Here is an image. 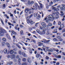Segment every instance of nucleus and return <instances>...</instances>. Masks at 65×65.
<instances>
[{"label": "nucleus", "instance_id": "f257e3e1", "mask_svg": "<svg viewBox=\"0 0 65 65\" xmlns=\"http://www.w3.org/2000/svg\"><path fill=\"white\" fill-rule=\"evenodd\" d=\"M48 19L46 20V23H48L49 21H53L55 19V17L53 16V15H49L48 16Z\"/></svg>", "mask_w": 65, "mask_h": 65}, {"label": "nucleus", "instance_id": "f03ea898", "mask_svg": "<svg viewBox=\"0 0 65 65\" xmlns=\"http://www.w3.org/2000/svg\"><path fill=\"white\" fill-rule=\"evenodd\" d=\"M38 3L39 4V5L40 7H39V6H38V8L40 10L41 9V8H43V5H42V4L41 3V1H40L38 2Z\"/></svg>", "mask_w": 65, "mask_h": 65}, {"label": "nucleus", "instance_id": "7ed1b4c3", "mask_svg": "<svg viewBox=\"0 0 65 65\" xmlns=\"http://www.w3.org/2000/svg\"><path fill=\"white\" fill-rule=\"evenodd\" d=\"M27 23L28 24H29V23H30L31 25H33V23H34V22H33V21L31 19L27 20Z\"/></svg>", "mask_w": 65, "mask_h": 65}, {"label": "nucleus", "instance_id": "20e7f679", "mask_svg": "<svg viewBox=\"0 0 65 65\" xmlns=\"http://www.w3.org/2000/svg\"><path fill=\"white\" fill-rule=\"evenodd\" d=\"M0 30L2 31V34H3V35H4V33H6V30L3 29L2 28H0Z\"/></svg>", "mask_w": 65, "mask_h": 65}, {"label": "nucleus", "instance_id": "39448f33", "mask_svg": "<svg viewBox=\"0 0 65 65\" xmlns=\"http://www.w3.org/2000/svg\"><path fill=\"white\" fill-rule=\"evenodd\" d=\"M41 25L42 26H43L44 28H46L47 27V25L46 24V23H45L44 22H42L41 23Z\"/></svg>", "mask_w": 65, "mask_h": 65}, {"label": "nucleus", "instance_id": "423d86ee", "mask_svg": "<svg viewBox=\"0 0 65 65\" xmlns=\"http://www.w3.org/2000/svg\"><path fill=\"white\" fill-rule=\"evenodd\" d=\"M55 13L56 14H57V15H56V16L55 18H56V19H58V18H59V15H58V14H59V12H56Z\"/></svg>", "mask_w": 65, "mask_h": 65}, {"label": "nucleus", "instance_id": "0eeeda50", "mask_svg": "<svg viewBox=\"0 0 65 65\" xmlns=\"http://www.w3.org/2000/svg\"><path fill=\"white\" fill-rule=\"evenodd\" d=\"M27 61L29 63H31L32 62V60L31 59V58L29 57L28 58Z\"/></svg>", "mask_w": 65, "mask_h": 65}, {"label": "nucleus", "instance_id": "6e6552de", "mask_svg": "<svg viewBox=\"0 0 65 65\" xmlns=\"http://www.w3.org/2000/svg\"><path fill=\"white\" fill-rule=\"evenodd\" d=\"M46 34L47 36H50V35H52V34L50 33V32H49V31H47V32L46 33Z\"/></svg>", "mask_w": 65, "mask_h": 65}, {"label": "nucleus", "instance_id": "1a4fd4ad", "mask_svg": "<svg viewBox=\"0 0 65 65\" xmlns=\"http://www.w3.org/2000/svg\"><path fill=\"white\" fill-rule=\"evenodd\" d=\"M38 43V46H41V45H43V44L42 43H41V42H39Z\"/></svg>", "mask_w": 65, "mask_h": 65}, {"label": "nucleus", "instance_id": "9d476101", "mask_svg": "<svg viewBox=\"0 0 65 65\" xmlns=\"http://www.w3.org/2000/svg\"><path fill=\"white\" fill-rule=\"evenodd\" d=\"M4 54H6L7 53V50L6 49H5L4 50Z\"/></svg>", "mask_w": 65, "mask_h": 65}, {"label": "nucleus", "instance_id": "9b49d317", "mask_svg": "<svg viewBox=\"0 0 65 65\" xmlns=\"http://www.w3.org/2000/svg\"><path fill=\"white\" fill-rule=\"evenodd\" d=\"M36 32L40 34H42V33L39 30H36Z\"/></svg>", "mask_w": 65, "mask_h": 65}, {"label": "nucleus", "instance_id": "f8f14e48", "mask_svg": "<svg viewBox=\"0 0 65 65\" xmlns=\"http://www.w3.org/2000/svg\"><path fill=\"white\" fill-rule=\"evenodd\" d=\"M60 27L62 29L63 28H64V24H61L60 25Z\"/></svg>", "mask_w": 65, "mask_h": 65}, {"label": "nucleus", "instance_id": "ddd939ff", "mask_svg": "<svg viewBox=\"0 0 65 65\" xmlns=\"http://www.w3.org/2000/svg\"><path fill=\"white\" fill-rule=\"evenodd\" d=\"M56 58H59L60 59V58H61V55H57L56 56Z\"/></svg>", "mask_w": 65, "mask_h": 65}, {"label": "nucleus", "instance_id": "4468645a", "mask_svg": "<svg viewBox=\"0 0 65 65\" xmlns=\"http://www.w3.org/2000/svg\"><path fill=\"white\" fill-rule=\"evenodd\" d=\"M22 54L23 55L24 57H27V56L25 54V53L24 52H23Z\"/></svg>", "mask_w": 65, "mask_h": 65}, {"label": "nucleus", "instance_id": "2eb2a0df", "mask_svg": "<svg viewBox=\"0 0 65 65\" xmlns=\"http://www.w3.org/2000/svg\"><path fill=\"white\" fill-rule=\"evenodd\" d=\"M13 63L12 61H11L7 63V65H11V64H12Z\"/></svg>", "mask_w": 65, "mask_h": 65}, {"label": "nucleus", "instance_id": "dca6fc26", "mask_svg": "<svg viewBox=\"0 0 65 65\" xmlns=\"http://www.w3.org/2000/svg\"><path fill=\"white\" fill-rule=\"evenodd\" d=\"M14 53V52H13V51L12 50H11L10 51V54L11 55H12V54H13V53Z\"/></svg>", "mask_w": 65, "mask_h": 65}, {"label": "nucleus", "instance_id": "f3484780", "mask_svg": "<svg viewBox=\"0 0 65 65\" xmlns=\"http://www.w3.org/2000/svg\"><path fill=\"white\" fill-rule=\"evenodd\" d=\"M28 11H29V9L28 8L26 9L25 10V12H26V13H27L28 12Z\"/></svg>", "mask_w": 65, "mask_h": 65}, {"label": "nucleus", "instance_id": "a211bd4d", "mask_svg": "<svg viewBox=\"0 0 65 65\" xmlns=\"http://www.w3.org/2000/svg\"><path fill=\"white\" fill-rule=\"evenodd\" d=\"M12 57V58H11L12 59H13V58H14L15 57V55L14 54H13V55H12L11 56V57Z\"/></svg>", "mask_w": 65, "mask_h": 65}, {"label": "nucleus", "instance_id": "6ab92c4d", "mask_svg": "<svg viewBox=\"0 0 65 65\" xmlns=\"http://www.w3.org/2000/svg\"><path fill=\"white\" fill-rule=\"evenodd\" d=\"M0 35L1 36H4V35H3V34H2V31H1L0 30Z\"/></svg>", "mask_w": 65, "mask_h": 65}, {"label": "nucleus", "instance_id": "aec40b11", "mask_svg": "<svg viewBox=\"0 0 65 65\" xmlns=\"http://www.w3.org/2000/svg\"><path fill=\"white\" fill-rule=\"evenodd\" d=\"M6 36L7 37L8 39H10V36L9 35L7 34L6 35Z\"/></svg>", "mask_w": 65, "mask_h": 65}, {"label": "nucleus", "instance_id": "412c9836", "mask_svg": "<svg viewBox=\"0 0 65 65\" xmlns=\"http://www.w3.org/2000/svg\"><path fill=\"white\" fill-rule=\"evenodd\" d=\"M51 2H50V6H52V5H53V2H52V1H51Z\"/></svg>", "mask_w": 65, "mask_h": 65}, {"label": "nucleus", "instance_id": "4be33fe9", "mask_svg": "<svg viewBox=\"0 0 65 65\" xmlns=\"http://www.w3.org/2000/svg\"><path fill=\"white\" fill-rule=\"evenodd\" d=\"M36 58H39V56H40L41 57L40 55L38 54H37V55H36Z\"/></svg>", "mask_w": 65, "mask_h": 65}, {"label": "nucleus", "instance_id": "5701e85b", "mask_svg": "<svg viewBox=\"0 0 65 65\" xmlns=\"http://www.w3.org/2000/svg\"><path fill=\"white\" fill-rule=\"evenodd\" d=\"M2 40L3 41L6 42V39L5 38H4L2 39Z\"/></svg>", "mask_w": 65, "mask_h": 65}, {"label": "nucleus", "instance_id": "b1692460", "mask_svg": "<svg viewBox=\"0 0 65 65\" xmlns=\"http://www.w3.org/2000/svg\"><path fill=\"white\" fill-rule=\"evenodd\" d=\"M26 60L27 59H26L25 58H23L22 59V61H23V62H26Z\"/></svg>", "mask_w": 65, "mask_h": 65}, {"label": "nucleus", "instance_id": "393cba45", "mask_svg": "<svg viewBox=\"0 0 65 65\" xmlns=\"http://www.w3.org/2000/svg\"><path fill=\"white\" fill-rule=\"evenodd\" d=\"M7 57L8 58H11V56L10 55H8L7 56Z\"/></svg>", "mask_w": 65, "mask_h": 65}, {"label": "nucleus", "instance_id": "a878e982", "mask_svg": "<svg viewBox=\"0 0 65 65\" xmlns=\"http://www.w3.org/2000/svg\"><path fill=\"white\" fill-rule=\"evenodd\" d=\"M38 15V16L37 17V19L38 20V19H39L40 18V15L39 14Z\"/></svg>", "mask_w": 65, "mask_h": 65}, {"label": "nucleus", "instance_id": "bb28decb", "mask_svg": "<svg viewBox=\"0 0 65 65\" xmlns=\"http://www.w3.org/2000/svg\"><path fill=\"white\" fill-rule=\"evenodd\" d=\"M6 44L8 47H10V45L9 44V43H6Z\"/></svg>", "mask_w": 65, "mask_h": 65}, {"label": "nucleus", "instance_id": "cd10ccee", "mask_svg": "<svg viewBox=\"0 0 65 65\" xmlns=\"http://www.w3.org/2000/svg\"><path fill=\"white\" fill-rule=\"evenodd\" d=\"M17 46L19 48H21V47L18 44H16Z\"/></svg>", "mask_w": 65, "mask_h": 65}, {"label": "nucleus", "instance_id": "c85d7f7f", "mask_svg": "<svg viewBox=\"0 0 65 65\" xmlns=\"http://www.w3.org/2000/svg\"><path fill=\"white\" fill-rule=\"evenodd\" d=\"M11 32L12 33H13V34H14L15 35H16V34H17L16 32H15L13 30L11 31Z\"/></svg>", "mask_w": 65, "mask_h": 65}, {"label": "nucleus", "instance_id": "c756f323", "mask_svg": "<svg viewBox=\"0 0 65 65\" xmlns=\"http://www.w3.org/2000/svg\"><path fill=\"white\" fill-rule=\"evenodd\" d=\"M42 34H40V35H42V34H45V31H42Z\"/></svg>", "mask_w": 65, "mask_h": 65}, {"label": "nucleus", "instance_id": "7c9ffc66", "mask_svg": "<svg viewBox=\"0 0 65 65\" xmlns=\"http://www.w3.org/2000/svg\"><path fill=\"white\" fill-rule=\"evenodd\" d=\"M2 43L3 46H4L5 45V43L4 42H2Z\"/></svg>", "mask_w": 65, "mask_h": 65}, {"label": "nucleus", "instance_id": "2f4dec72", "mask_svg": "<svg viewBox=\"0 0 65 65\" xmlns=\"http://www.w3.org/2000/svg\"><path fill=\"white\" fill-rule=\"evenodd\" d=\"M43 40H44V43H47V41L45 39H44Z\"/></svg>", "mask_w": 65, "mask_h": 65}, {"label": "nucleus", "instance_id": "473e14b6", "mask_svg": "<svg viewBox=\"0 0 65 65\" xmlns=\"http://www.w3.org/2000/svg\"><path fill=\"white\" fill-rule=\"evenodd\" d=\"M53 40L54 41H58V40L56 38H54L53 39Z\"/></svg>", "mask_w": 65, "mask_h": 65}, {"label": "nucleus", "instance_id": "72a5a7b5", "mask_svg": "<svg viewBox=\"0 0 65 65\" xmlns=\"http://www.w3.org/2000/svg\"><path fill=\"white\" fill-rule=\"evenodd\" d=\"M1 21L2 23V24L3 25H4V22H3V20H2V19H1Z\"/></svg>", "mask_w": 65, "mask_h": 65}, {"label": "nucleus", "instance_id": "f704fd0d", "mask_svg": "<svg viewBox=\"0 0 65 65\" xmlns=\"http://www.w3.org/2000/svg\"><path fill=\"white\" fill-rule=\"evenodd\" d=\"M22 65H27V63L25 62L23 63Z\"/></svg>", "mask_w": 65, "mask_h": 65}, {"label": "nucleus", "instance_id": "c9c22d12", "mask_svg": "<svg viewBox=\"0 0 65 65\" xmlns=\"http://www.w3.org/2000/svg\"><path fill=\"white\" fill-rule=\"evenodd\" d=\"M45 47V48L47 51H49V49H48V47Z\"/></svg>", "mask_w": 65, "mask_h": 65}, {"label": "nucleus", "instance_id": "e433bc0d", "mask_svg": "<svg viewBox=\"0 0 65 65\" xmlns=\"http://www.w3.org/2000/svg\"><path fill=\"white\" fill-rule=\"evenodd\" d=\"M35 5L36 7H37V6L38 7V6H39L38 5V4L36 3H35Z\"/></svg>", "mask_w": 65, "mask_h": 65}, {"label": "nucleus", "instance_id": "4c0bfd02", "mask_svg": "<svg viewBox=\"0 0 65 65\" xmlns=\"http://www.w3.org/2000/svg\"><path fill=\"white\" fill-rule=\"evenodd\" d=\"M61 24V21H59L58 23V24L59 25H60Z\"/></svg>", "mask_w": 65, "mask_h": 65}, {"label": "nucleus", "instance_id": "58836bf2", "mask_svg": "<svg viewBox=\"0 0 65 65\" xmlns=\"http://www.w3.org/2000/svg\"><path fill=\"white\" fill-rule=\"evenodd\" d=\"M19 54L20 55H22V52L21 51H19Z\"/></svg>", "mask_w": 65, "mask_h": 65}, {"label": "nucleus", "instance_id": "ea45409f", "mask_svg": "<svg viewBox=\"0 0 65 65\" xmlns=\"http://www.w3.org/2000/svg\"><path fill=\"white\" fill-rule=\"evenodd\" d=\"M60 9L61 10H64V8L62 7H61L60 8Z\"/></svg>", "mask_w": 65, "mask_h": 65}, {"label": "nucleus", "instance_id": "a19ab883", "mask_svg": "<svg viewBox=\"0 0 65 65\" xmlns=\"http://www.w3.org/2000/svg\"><path fill=\"white\" fill-rule=\"evenodd\" d=\"M35 64L36 65H39V63H37V62H35Z\"/></svg>", "mask_w": 65, "mask_h": 65}, {"label": "nucleus", "instance_id": "79ce46f5", "mask_svg": "<svg viewBox=\"0 0 65 65\" xmlns=\"http://www.w3.org/2000/svg\"><path fill=\"white\" fill-rule=\"evenodd\" d=\"M46 59L47 60H48L49 59V57L47 56H46Z\"/></svg>", "mask_w": 65, "mask_h": 65}, {"label": "nucleus", "instance_id": "37998d69", "mask_svg": "<svg viewBox=\"0 0 65 65\" xmlns=\"http://www.w3.org/2000/svg\"><path fill=\"white\" fill-rule=\"evenodd\" d=\"M13 60V61H14V62H16L17 61V60L16 59H14Z\"/></svg>", "mask_w": 65, "mask_h": 65}, {"label": "nucleus", "instance_id": "c03bdc74", "mask_svg": "<svg viewBox=\"0 0 65 65\" xmlns=\"http://www.w3.org/2000/svg\"><path fill=\"white\" fill-rule=\"evenodd\" d=\"M20 58V56L19 55H17L16 56V58L17 59H19Z\"/></svg>", "mask_w": 65, "mask_h": 65}, {"label": "nucleus", "instance_id": "a18cd8bd", "mask_svg": "<svg viewBox=\"0 0 65 65\" xmlns=\"http://www.w3.org/2000/svg\"><path fill=\"white\" fill-rule=\"evenodd\" d=\"M39 24V23H36L35 24V26L36 27H37V25Z\"/></svg>", "mask_w": 65, "mask_h": 65}, {"label": "nucleus", "instance_id": "49530a36", "mask_svg": "<svg viewBox=\"0 0 65 65\" xmlns=\"http://www.w3.org/2000/svg\"><path fill=\"white\" fill-rule=\"evenodd\" d=\"M32 41H33V42L35 43H36V41L34 40H32Z\"/></svg>", "mask_w": 65, "mask_h": 65}, {"label": "nucleus", "instance_id": "de8ad7c7", "mask_svg": "<svg viewBox=\"0 0 65 65\" xmlns=\"http://www.w3.org/2000/svg\"><path fill=\"white\" fill-rule=\"evenodd\" d=\"M37 13H35V14H34V16L35 17H37Z\"/></svg>", "mask_w": 65, "mask_h": 65}, {"label": "nucleus", "instance_id": "09e8293b", "mask_svg": "<svg viewBox=\"0 0 65 65\" xmlns=\"http://www.w3.org/2000/svg\"><path fill=\"white\" fill-rule=\"evenodd\" d=\"M57 38L58 39H60L61 38V37L58 36L57 37Z\"/></svg>", "mask_w": 65, "mask_h": 65}, {"label": "nucleus", "instance_id": "8fccbe9b", "mask_svg": "<svg viewBox=\"0 0 65 65\" xmlns=\"http://www.w3.org/2000/svg\"><path fill=\"white\" fill-rule=\"evenodd\" d=\"M61 6H62V7H65V5L64 4H62L61 5Z\"/></svg>", "mask_w": 65, "mask_h": 65}, {"label": "nucleus", "instance_id": "3c124183", "mask_svg": "<svg viewBox=\"0 0 65 65\" xmlns=\"http://www.w3.org/2000/svg\"><path fill=\"white\" fill-rule=\"evenodd\" d=\"M48 25L49 26H52V24L51 23H49L48 24Z\"/></svg>", "mask_w": 65, "mask_h": 65}, {"label": "nucleus", "instance_id": "603ef678", "mask_svg": "<svg viewBox=\"0 0 65 65\" xmlns=\"http://www.w3.org/2000/svg\"><path fill=\"white\" fill-rule=\"evenodd\" d=\"M20 33L21 34H23V30L21 31Z\"/></svg>", "mask_w": 65, "mask_h": 65}, {"label": "nucleus", "instance_id": "864d4df0", "mask_svg": "<svg viewBox=\"0 0 65 65\" xmlns=\"http://www.w3.org/2000/svg\"><path fill=\"white\" fill-rule=\"evenodd\" d=\"M28 3L29 5H30L31 4V2L30 1H29L28 2Z\"/></svg>", "mask_w": 65, "mask_h": 65}, {"label": "nucleus", "instance_id": "5fc2aeb1", "mask_svg": "<svg viewBox=\"0 0 65 65\" xmlns=\"http://www.w3.org/2000/svg\"><path fill=\"white\" fill-rule=\"evenodd\" d=\"M65 32V29H63L62 31V32Z\"/></svg>", "mask_w": 65, "mask_h": 65}, {"label": "nucleus", "instance_id": "6e6d98bb", "mask_svg": "<svg viewBox=\"0 0 65 65\" xmlns=\"http://www.w3.org/2000/svg\"><path fill=\"white\" fill-rule=\"evenodd\" d=\"M55 10L56 11H59V9L58 8H56V9Z\"/></svg>", "mask_w": 65, "mask_h": 65}, {"label": "nucleus", "instance_id": "4d7b16f0", "mask_svg": "<svg viewBox=\"0 0 65 65\" xmlns=\"http://www.w3.org/2000/svg\"><path fill=\"white\" fill-rule=\"evenodd\" d=\"M65 17V16H63V19H62V21H64L65 20V19H64Z\"/></svg>", "mask_w": 65, "mask_h": 65}, {"label": "nucleus", "instance_id": "13d9d810", "mask_svg": "<svg viewBox=\"0 0 65 65\" xmlns=\"http://www.w3.org/2000/svg\"><path fill=\"white\" fill-rule=\"evenodd\" d=\"M30 18V17H26V19L27 20H29V18Z\"/></svg>", "mask_w": 65, "mask_h": 65}, {"label": "nucleus", "instance_id": "bf43d9fd", "mask_svg": "<svg viewBox=\"0 0 65 65\" xmlns=\"http://www.w3.org/2000/svg\"><path fill=\"white\" fill-rule=\"evenodd\" d=\"M0 52L2 54V53H3V50H0Z\"/></svg>", "mask_w": 65, "mask_h": 65}, {"label": "nucleus", "instance_id": "052dcab7", "mask_svg": "<svg viewBox=\"0 0 65 65\" xmlns=\"http://www.w3.org/2000/svg\"><path fill=\"white\" fill-rule=\"evenodd\" d=\"M33 17V14H31L29 16V17L30 18H31L32 17Z\"/></svg>", "mask_w": 65, "mask_h": 65}, {"label": "nucleus", "instance_id": "680f3d73", "mask_svg": "<svg viewBox=\"0 0 65 65\" xmlns=\"http://www.w3.org/2000/svg\"><path fill=\"white\" fill-rule=\"evenodd\" d=\"M20 27L21 28H23L24 27V26L22 25H20Z\"/></svg>", "mask_w": 65, "mask_h": 65}, {"label": "nucleus", "instance_id": "e2e57ef3", "mask_svg": "<svg viewBox=\"0 0 65 65\" xmlns=\"http://www.w3.org/2000/svg\"><path fill=\"white\" fill-rule=\"evenodd\" d=\"M59 64H60L59 62H58L56 63V65H59Z\"/></svg>", "mask_w": 65, "mask_h": 65}, {"label": "nucleus", "instance_id": "0e129e2a", "mask_svg": "<svg viewBox=\"0 0 65 65\" xmlns=\"http://www.w3.org/2000/svg\"><path fill=\"white\" fill-rule=\"evenodd\" d=\"M29 30L30 31H31L32 30V28H29Z\"/></svg>", "mask_w": 65, "mask_h": 65}, {"label": "nucleus", "instance_id": "69168bd1", "mask_svg": "<svg viewBox=\"0 0 65 65\" xmlns=\"http://www.w3.org/2000/svg\"><path fill=\"white\" fill-rule=\"evenodd\" d=\"M56 7H53V10H56Z\"/></svg>", "mask_w": 65, "mask_h": 65}, {"label": "nucleus", "instance_id": "338daca9", "mask_svg": "<svg viewBox=\"0 0 65 65\" xmlns=\"http://www.w3.org/2000/svg\"><path fill=\"white\" fill-rule=\"evenodd\" d=\"M21 59L20 58H19L18 60V61H21Z\"/></svg>", "mask_w": 65, "mask_h": 65}, {"label": "nucleus", "instance_id": "774afa93", "mask_svg": "<svg viewBox=\"0 0 65 65\" xmlns=\"http://www.w3.org/2000/svg\"><path fill=\"white\" fill-rule=\"evenodd\" d=\"M61 7V5H59L57 7V8H60Z\"/></svg>", "mask_w": 65, "mask_h": 65}]
</instances>
